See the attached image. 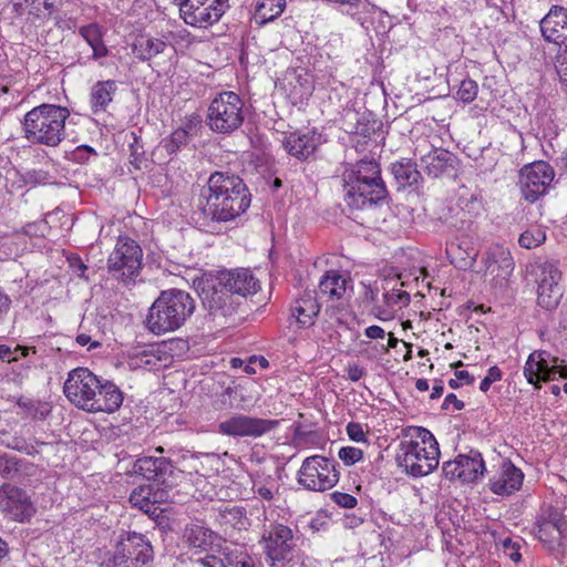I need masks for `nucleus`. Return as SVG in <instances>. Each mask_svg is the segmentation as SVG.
<instances>
[{"label":"nucleus","instance_id":"37","mask_svg":"<svg viewBox=\"0 0 567 567\" xmlns=\"http://www.w3.org/2000/svg\"><path fill=\"white\" fill-rule=\"evenodd\" d=\"M213 551L220 554L225 567H235L240 559H245L246 551L237 545L227 542L220 536Z\"/></svg>","mask_w":567,"mask_h":567},{"label":"nucleus","instance_id":"11","mask_svg":"<svg viewBox=\"0 0 567 567\" xmlns=\"http://www.w3.org/2000/svg\"><path fill=\"white\" fill-rule=\"evenodd\" d=\"M554 177V168L545 161L525 165L519 173L523 198L532 204L537 202L547 194Z\"/></svg>","mask_w":567,"mask_h":567},{"label":"nucleus","instance_id":"12","mask_svg":"<svg viewBox=\"0 0 567 567\" xmlns=\"http://www.w3.org/2000/svg\"><path fill=\"white\" fill-rule=\"evenodd\" d=\"M533 272L537 282V302L546 309L553 310L564 295L559 285L561 274L557 266L550 261L538 262L534 266Z\"/></svg>","mask_w":567,"mask_h":567},{"label":"nucleus","instance_id":"49","mask_svg":"<svg viewBox=\"0 0 567 567\" xmlns=\"http://www.w3.org/2000/svg\"><path fill=\"white\" fill-rule=\"evenodd\" d=\"M520 550V542L513 540L512 538H505L503 540V551L504 555L512 559L514 563H518L522 559Z\"/></svg>","mask_w":567,"mask_h":567},{"label":"nucleus","instance_id":"27","mask_svg":"<svg viewBox=\"0 0 567 567\" xmlns=\"http://www.w3.org/2000/svg\"><path fill=\"white\" fill-rule=\"evenodd\" d=\"M524 473L509 461L502 464L501 471L489 480V489L497 495L507 496L518 491Z\"/></svg>","mask_w":567,"mask_h":567},{"label":"nucleus","instance_id":"52","mask_svg":"<svg viewBox=\"0 0 567 567\" xmlns=\"http://www.w3.org/2000/svg\"><path fill=\"white\" fill-rule=\"evenodd\" d=\"M48 229V223L45 220H39L27 224L22 231L24 235L29 237H39L44 236L45 230Z\"/></svg>","mask_w":567,"mask_h":567},{"label":"nucleus","instance_id":"23","mask_svg":"<svg viewBox=\"0 0 567 567\" xmlns=\"http://www.w3.org/2000/svg\"><path fill=\"white\" fill-rule=\"evenodd\" d=\"M540 31L546 41L567 47V9L553 6L540 21Z\"/></svg>","mask_w":567,"mask_h":567},{"label":"nucleus","instance_id":"57","mask_svg":"<svg viewBox=\"0 0 567 567\" xmlns=\"http://www.w3.org/2000/svg\"><path fill=\"white\" fill-rule=\"evenodd\" d=\"M254 492L265 501H271L275 496L272 487L265 484H254Z\"/></svg>","mask_w":567,"mask_h":567},{"label":"nucleus","instance_id":"35","mask_svg":"<svg viewBox=\"0 0 567 567\" xmlns=\"http://www.w3.org/2000/svg\"><path fill=\"white\" fill-rule=\"evenodd\" d=\"M80 35L92 48L93 59H101L109 54V50L102 39V30L97 23L82 25L79 29Z\"/></svg>","mask_w":567,"mask_h":567},{"label":"nucleus","instance_id":"54","mask_svg":"<svg viewBox=\"0 0 567 567\" xmlns=\"http://www.w3.org/2000/svg\"><path fill=\"white\" fill-rule=\"evenodd\" d=\"M347 434L350 437V440H352L354 442L365 441V434H364L362 425L360 423L350 422L347 425Z\"/></svg>","mask_w":567,"mask_h":567},{"label":"nucleus","instance_id":"24","mask_svg":"<svg viewBox=\"0 0 567 567\" xmlns=\"http://www.w3.org/2000/svg\"><path fill=\"white\" fill-rule=\"evenodd\" d=\"M218 284L233 296L238 295L239 297L254 295L259 289V281L246 268L221 271L218 276Z\"/></svg>","mask_w":567,"mask_h":567},{"label":"nucleus","instance_id":"5","mask_svg":"<svg viewBox=\"0 0 567 567\" xmlns=\"http://www.w3.org/2000/svg\"><path fill=\"white\" fill-rule=\"evenodd\" d=\"M413 433L410 440L401 441L398 462L409 475L426 476L439 465V444L426 429L415 427Z\"/></svg>","mask_w":567,"mask_h":567},{"label":"nucleus","instance_id":"8","mask_svg":"<svg viewBox=\"0 0 567 567\" xmlns=\"http://www.w3.org/2000/svg\"><path fill=\"white\" fill-rule=\"evenodd\" d=\"M337 463L321 455L307 457L298 472V483L309 491L323 492L339 481Z\"/></svg>","mask_w":567,"mask_h":567},{"label":"nucleus","instance_id":"47","mask_svg":"<svg viewBox=\"0 0 567 567\" xmlns=\"http://www.w3.org/2000/svg\"><path fill=\"white\" fill-rule=\"evenodd\" d=\"M32 351L33 353H37L35 347H22L17 346L14 350H12L9 346L0 344V359L2 361H13L17 360V352H20L21 357H27L29 352Z\"/></svg>","mask_w":567,"mask_h":567},{"label":"nucleus","instance_id":"39","mask_svg":"<svg viewBox=\"0 0 567 567\" xmlns=\"http://www.w3.org/2000/svg\"><path fill=\"white\" fill-rule=\"evenodd\" d=\"M189 131L185 127L175 130L168 137L164 138L161 146L169 155L175 154L182 146L187 145Z\"/></svg>","mask_w":567,"mask_h":567},{"label":"nucleus","instance_id":"13","mask_svg":"<svg viewBox=\"0 0 567 567\" xmlns=\"http://www.w3.org/2000/svg\"><path fill=\"white\" fill-rule=\"evenodd\" d=\"M523 374L529 384L540 389L542 382H549L557 377H567V367L559 363L558 358H550L547 351L532 352L523 368Z\"/></svg>","mask_w":567,"mask_h":567},{"label":"nucleus","instance_id":"14","mask_svg":"<svg viewBox=\"0 0 567 567\" xmlns=\"http://www.w3.org/2000/svg\"><path fill=\"white\" fill-rule=\"evenodd\" d=\"M420 154V161L423 169L429 176H456L458 171V158L444 148H435L422 141L415 148V155Z\"/></svg>","mask_w":567,"mask_h":567},{"label":"nucleus","instance_id":"31","mask_svg":"<svg viewBox=\"0 0 567 567\" xmlns=\"http://www.w3.org/2000/svg\"><path fill=\"white\" fill-rule=\"evenodd\" d=\"M391 172L400 187L417 186L422 175L412 159L402 158L391 165Z\"/></svg>","mask_w":567,"mask_h":567},{"label":"nucleus","instance_id":"9","mask_svg":"<svg viewBox=\"0 0 567 567\" xmlns=\"http://www.w3.org/2000/svg\"><path fill=\"white\" fill-rule=\"evenodd\" d=\"M184 22L194 28H207L218 22L229 8L228 0H176Z\"/></svg>","mask_w":567,"mask_h":567},{"label":"nucleus","instance_id":"32","mask_svg":"<svg viewBox=\"0 0 567 567\" xmlns=\"http://www.w3.org/2000/svg\"><path fill=\"white\" fill-rule=\"evenodd\" d=\"M347 284L348 279L340 272L327 271L319 282V293L331 300H339L347 291Z\"/></svg>","mask_w":567,"mask_h":567},{"label":"nucleus","instance_id":"16","mask_svg":"<svg viewBox=\"0 0 567 567\" xmlns=\"http://www.w3.org/2000/svg\"><path fill=\"white\" fill-rule=\"evenodd\" d=\"M95 389H99V377L87 368L70 371L63 385V392L69 401L82 410H85Z\"/></svg>","mask_w":567,"mask_h":567},{"label":"nucleus","instance_id":"62","mask_svg":"<svg viewBox=\"0 0 567 567\" xmlns=\"http://www.w3.org/2000/svg\"><path fill=\"white\" fill-rule=\"evenodd\" d=\"M364 334L370 339H383L385 337V331L379 326H370L365 328Z\"/></svg>","mask_w":567,"mask_h":567},{"label":"nucleus","instance_id":"33","mask_svg":"<svg viewBox=\"0 0 567 567\" xmlns=\"http://www.w3.org/2000/svg\"><path fill=\"white\" fill-rule=\"evenodd\" d=\"M167 49L165 41L151 35H141L133 43L132 51L141 61H150Z\"/></svg>","mask_w":567,"mask_h":567},{"label":"nucleus","instance_id":"19","mask_svg":"<svg viewBox=\"0 0 567 567\" xmlns=\"http://www.w3.org/2000/svg\"><path fill=\"white\" fill-rule=\"evenodd\" d=\"M0 508L8 517L17 522L29 520L35 513L27 493L10 484H3L0 487Z\"/></svg>","mask_w":567,"mask_h":567},{"label":"nucleus","instance_id":"2","mask_svg":"<svg viewBox=\"0 0 567 567\" xmlns=\"http://www.w3.org/2000/svg\"><path fill=\"white\" fill-rule=\"evenodd\" d=\"M344 200L351 209L372 207L388 196L381 177L380 164L375 159H361L343 172Z\"/></svg>","mask_w":567,"mask_h":567},{"label":"nucleus","instance_id":"46","mask_svg":"<svg viewBox=\"0 0 567 567\" xmlns=\"http://www.w3.org/2000/svg\"><path fill=\"white\" fill-rule=\"evenodd\" d=\"M545 239H546L545 233L539 228H535V229L525 230L519 236L518 243L522 247L532 249V248H535V247L539 246L540 244H543L545 241Z\"/></svg>","mask_w":567,"mask_h":567},{"label":"nucleus","instance_id":"25","mask_svg":"<svg viewBox=\"0 0 567 567\" xmlns=\"http://www.w3.org/2000/svg\"><path fill=\"white\" fill-rule=\"evenodd\" d=\"M321 144V134L315 130L301 132H292L285 136L282 145L289 155L305 161L312 155Z\"/></svg>","mask_w":567,"mask_h":567},{"label":"nucleus","instance_id":"48","mask_svg":"<svg viewBox=\"0 0 567 567\" xmlns=\"http://www.w3.org/2000/svg\"><path fill=\"white\" fill-rule=\"evenodd\" d=\"M338 456L344 465L350 466L362 460L363 452L353 446H344L340 449Z\"/></svg>","mask_w":567,"mask_h":567},{"label":"nucleus","instance_id":"55","mask_svg":"<svg viewBox=\"0 0 567 567\" xmlns=\"http://www.w3.org/2000/svg\"><path fill=\"white\" fill-rule=\"evenodd\" d=\"M197 561L202 565V567H225L220 554L216 551L199 558Z\"/></svg>","mask_w":567,"mask_h":567},{"label":"nucleus","instance_id":"1","mask_svg":"<svg viewBox=\"0 0 567 567\" xmlns=\"http://www.w3.org/2000/svg\"><path fill=\"white\" fill-rule=\"evenodd\" d=\"M200 197L204 216L216 221L234 220L249 208L251 202L249 189L238 175L219 171L210 174Z\"/></svg>","mask_w":567,"mask_h":567},{"label":"nucleus","instance_id":"6","mask_svg":"<svg viewBox=\"0 0 567 567\" xmlns=\"http://www.w3.org/2000/svg\"><path fill=\"white\" fill-rule=\"evenodd\" d=\"M245 120L244 102L233 91H224L214 97L208 106L206 124L218 134H229L238 130Z\"/></svg>","mask_w":567,"mask_h":567},{"label":"nucleus","instance_id":"36","mask_svg":"<svg viewBox=\"0 0 567 567\" xmlns=\"http://www.w3.org/2000/svg\"><path fill=\"white\" fill-rule=\"evenodd\" d=\"M286 7V0H255V19L265 24L278 18Z\"/></svg>","mask_w":567,"mask_h":567},{"label":"nucleus","instance_id":"21","mask_svg":"<svg viewBox=\"0 0 567 567\" xmlns=\"http://www.w3.org/2000/svg\"><path fill=\"white\" fill-rule=\"evenodd\" d=\"M203 306L209 311L214 318H228L236 313L240 302L223 286L217 288L212 284H206L199 293Z\"/></svg>","mask_w":567,"mask_h":567},{"label":"nucleus","instance_id":"15","mask_svg":"<svg viewBox=\"0 0 567 567\" xmlns=\"http://www.w3.org/2000/svg\"><path fill=\"white\" fill-rule=\"evenodd\" d=\"M261 543L264 544L266 558L271 567H275L276 563L286 560L295 548L292 530L279 523L271 524L264 530Z\"/></svg>","mask_w":567,"mask_h":567},{"label":"nucleus","instance_id":"29","mask_svg":"<svg viewBox=\"0 0 567 567\" xmlns=\"http://www.w3.org/2000/svg\"><path fill=\"white\" fill-rule=\"evenodd\" d=\"M319 311L320 305L311 291L305 292L292 307V316L302 328L312 326Z\"/></svg>","mask_w":567,"mask_h":567},{"label":"nucleus","instance_id":"41","mask_svg":"<svg viewBox=\"0 0 567 567\" xmlns=\"http://www.w3.org/2000/svg\"><path fill=\"white\" fill-rule=\"evenodd\" d=\"M544 520L553 528L557 538H564L567 534V520L563 513L555 507H548L545 515L542 516Z\"/></svg>","mask_w":567,"mask_h":567},{"label":"nucleus","instance_id":"42","mask_svg":"<svg viewBox=\"0 0 567 567\" xmlns=\"http://www.w3.org/2000/svg\"><path fill=\"white\" fill-rule=\"evenodd\" d=\"M296 83L290 82L291 94L297 96L300 101L308 99L313 91V83L306 72L295 75Z\"/></svg>","mask_w":567,"mask_h":567},{"label":"nucleus","instance_id":"26","mask_svg":"<svg viewBox=\"0 0 567 567\" xmlns=\"http://www.w3.org/2000/svg\"><path fill=\"white\" fill-rule=\"evenodd\" d=\"M219 539V534L197 523L187 524L182 535L183 544L196 553L213 550Z\"/></svg>","mask_w":567,"mask_h":567},{"label":"nucleus","instance_id":"3","mask_svg":"<svg viewBox=\"0 0 567 567\" xmlns=\"http://www.w3.org/2000/svg\"><path fill=\"white\" fill-rule=\"evenodd\" d=\"M195 300L186 291H162L148 309L145 327L156 336L181 328L195 310Z\"/></svg>","mask_w":567,"mask_h":567},{"label":"nucleus","instance_id":"59","mask_svg":"<svg viewBox=\"0 0 567 567\" xmlns=\"http://www.w3.org/2000/svg\"><path fill=\"white\" fill-rule=\"evenodd\" d=\"M453 405L456 411L464 409V402L458 400L454 393H450L445 396L442 409L447 410L450 405Z\"/></svg>","mask_w":567,"mask_h":567},{"label":"nucleus","instance_id":"56","mask_svg":"<svg viewBox=\"0 0 567 567\" xmlns=\"http://www.w3.org/2000/svg\"><path fill=\"white\" fill-rule=\"evenodd\" d=\"M346 371L348 379L353 382L359 381L365 374L364 369L360 367L358 363L348 364Z\"/></svg>","mask_w":567,"mask_h":567},{"label":"nucleus","instance_id":"50","mask_svg":"<svg viewBox=\"0 0 567 567\" xmlns=\"http://www.w3.org/2000/svg\"><path fill=\"white\" fill-rule=\"evenodd\" d=\"M537 536L542 542H560L557 534L554 535L553 528L542 517L536 523Z\"/></svg>","mask_w":567,"mask_h":567},{"label":"nucleus","instance_id":"64","mask_svg":"<svg viewBox=\"0 0 567 567\" xmlns=\"http://www.w3.org/2000/svg\"><path fill=\"white\" fill-rule=\"evenodd\" d=\"M11 306V299L0 290V320L6 317Z\"/></svg>","mask_w":567,"mask_h":567},{"label":"nucleus","instance_id":"4","mask_svg":"<svg viewBox=\"0 0 567 567\" xmlns=\"http://www.w3.org/2000/svg\"><path fill=\"white\" fill-rule=\"evenodd\" d=\"M70 116L66 107L41 104L30 110L22 122L24 137L31 144L56 147L66 136L65 122Z\"/></svg>","mask_w":567,"mask_h":567},{"label":"nucleus","instance_id":"20","mask_svg":"<svg viewBox=\"0 0 567 567\" xmlns=\"http://www.w3.org/2000/svg\"><path fill=\"white\" fill-rule=\"evenodd\" d=\"M132 471L148 481H157L172 486L176 483V476L181 473L166 457L143 456L137 458Z\"/></svg>","mask_w":567,"mask_h":567},{"label":"nucleus","instance_id":"60","mask_svg":"<svg viewBox=\"0 0 567 567\" xmlns=\"http://www.w3.org/2000/svg\"><path fill=\"white\" fill-rule=\"evenodd\" d=\"M120 555L112 554V556L107 560V567H135L132 563L133 560L128 559H118ZM136 567H144V566H136Z\"/></svg>","mask_w":567,"mask_h":567},{"label":"nucleus","instance_id":"34","mask_svg":"<svg viewBox=\"0 0 567 567\" xmlns=\"http://www.w3.org/2000/svg\"><path fill=\"white\" fill-rule=\"evenodd\" d=\"M152 485H141L134 488L130 495V503L152 518L159 517L162 509L152 504Z\"/></svg>","mask_w":567,"mask_h":567},{"label":"nucleus","instance_id":"18","mask_svg":"<svg viewBox=\"0 0 567 567\" xmlns=\"http://www.w3.org/2000/svg\"><path fill=\"white\" fill-rule=\"evenodd\" d=\"M442 471L446 478L474 483L483 476L485 463L478 451L471 450L466 454H458L453 461L444 462Z\"/></svg>","mask_w":567,"mask_h":567},{"label":"nucleus","instance_id":"63","mask_svg":"<svg viewBox=\"0 0 567 567\" xmlns=\"http://www.w3.org/2000/svg\"><path fill=\"white\" fill-rule=\"evenodd\" d=\"M42 7L47 12L45 17L50 18L61 7V0H43Z\"/></svg>","mask_w":567,"mask_h":567},{"label":"nucleus","instance_id":"30","mask_svg":"<svg viewBox=\"0 0 567 567\" xmlns=\"http://www.w3.org/2000/svg\"><path fill=\"white\" fill-rule=\"evenodd\" d=\"M487 271L506 280L514 270V260L511 252L502 247H496L488 254Z\"/></svg>","mask_w":567,"mask_h":567},{"label":"nucleus","instance_id":"28","mask_svg":"<svg viewBox=\"0 0 567 567\" xmlns=\"http://www.w3.org/2000/svg\"><path fill=\"white\" fill-rule=\"evenodd\" d=\"M117 82L114 80L97 81L91 87L90 105L94 114L105 112L117 92Z\"/></svg>","mask_w":567,"mask_h":567},{"label":"nucleus","instance_id":"51","mask_svg":"<svg viewBox=\"0 0 567 567\" xmlns=\"http://www.w3.org/2000/svg\"><path fill=\"white\" fill-rule=\"evenodd\" d=\"M503 377V372L502 370L494 365V367H491L488 370H487V374L485 375V378L481 381V384H480V390L482 392H487L491 388V385L496 382V381H499Z\"/></svg>","mask_w":567,"mask_h":567},{"label":"nucleus","instance_id":"40","mask_svg":"<svg viewBox=\"0 0 567 567\" xmlns=\"http://www.w3.org/2000/svg\"><path fill=\"white\" fill-rule=\"evenodd\" d=\"M22 461L16 456L0 452V476L6 480H14L20 476Z\"/></svg>","mask_w":567,"mask_h":567},{"label":"nucleus","instance_id":"22","mask_svg":"<svg viewBox=\"0 0 567 567\" xmlns=\"http://www.w3.org/2000/svg\"><path fill=\"white\" fill-rule=\"evenodd\" d=\"M122 403L123 393L118 386L112 381L99 378V389L93 390L85 411L113 413L121 408Z\"/></svg>","mask_w":567,"mask_h":567},{"label":"nucleus","instance_id":"61","mask_svg":"<svg viewBox=\"0 0 567 567\" xmlns=\"http://www.w3.org/2000/svg\"><path fill=\"white\" fill-rule=\"evenodd\" d=\"M167 492L163 488H154L152 486V496H151V499H152V504L153 505H157L159 507V504L164 503L167 501Z\"/></svg>","mask_w":567,"mask_h":567},{"label":"nucleus","instance_id":"45","mask_svg":"<svg viewBox=\"0 0 567 567\" xmlns=\"http://www.w3.org/2000/svg\"><path fill=\"white\" fill-rule=\"evenodd\" d=\"M384 302L388 308H403L410 303V295L395 286L384 293Z\"/></svg>","mask_w":567,"mask_h":567},{"label":"nucleus","instance_id":"43","mask_svg":"<svg viewBox=\"0 0 567 567\" xmlns=\"http://www.w3.org/2000/svg\"><path fill=\"white\" fill-rule=\"evenodd\" d=\"M224 517L227 519L229 524L234 528H237L239 530L247 529L249 526V519L246 515V509L240 506H234L231 508H226Z\"/></svg>","mask_w":567,"mask_h":567},{"label":"nucleus","instance_id":"10","mask_svg":"<svg viewBox=\"0 0 567 567\" xmlns=\"http://www.w3.org/2000/svg\"><path fill=\"white\" fill-rule=\"evenodd\" d=\"M280 425L279 420L233 414L218 423L217 432L231 437L259 439Z\"/></svg>","mask_w":567,"mask_h":567},{"label":"nucleus","instance_id":"53","mask_svg":"<svg viewBox=\"0 0 567 567\" xmlns=\"http://www.w3.org/2000/svg\"><path fill=\"white\" fill-rule=\"evenodd\" d=\"M333 502L343 508H353L357 505V498L350 494L334 492L331 495Z\"/></svg>","mask_w":567,"mask_h":567},{"label":"nucleus","instance_id":"44","mask_svg":"<svg viewBox=\"0 0 567 567\" xmlns=\"http://www.w3.org/2000/svg\"><path fill=\"white\" fill-rule=\"evenodd\" d=\"M478 93L477 83L467 78L461 81L458 90L455 93V99L463 103H472Z\"/></svg>","mask_w":567,"mask_h":567},{"label":"nucleus","instance_id":"38","mask_svg":"<svg viewBox=\"0 0 567 567\" xmlns=\"http://www.w3.org/2000/svg\"><path fill=\"white\" fill-rule=\"evenodd\" d=\"M18 406L32 420H44L52 411L48 402L33 399H19Z\"/></svg>","mask_w":567,"mask_h":567},{"label":"nucleus","instance_id":"58","mask_svg":"<svg viewBox=\"0 0 567 567\" xmlns=\"http://www.w3.org/2000/svg\"><path fill=\"white\" fill-rule=\"evenodd\" d=\"M49 181V175L43 171H32L27 173V182L33 184H45Z\"/></svg>","mask_w":567,"mask_h":567},{"label":"nucleus","instance_id":"7","mask_svg":"<svg viewBox=\"0 0 567 567\" xmlns=\"http://www.w3.org/2000/svg\"><path fill=\"white\" fill-rule=\"evenodd\" d=\"M143 251L140 245L127 236H120L107 259V270L116 280L132 282L142 268Z\"/></svg>","mask_w":567,"mask_h":567},{"label":"nucleus","instance_id":"17","mask_svg":"<svg viewBox=\"0 0 567 567\" xmlns=\"http://www.w3.org/2000/svg\"><path fill=\"white\" fill-rule=\"evenodd\" d=\"M113 554L120 555L118 559H128L136 566H146L154 558L153 546L150 539L136 532H124L120 535Z\"/></svg>","mask_w":567,"mask_h":567}]
</instances>
